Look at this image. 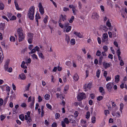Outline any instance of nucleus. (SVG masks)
<instances>
[{
    "instance_id": "nucleus-1",
    "label": "nucleus",
    "mask_w": 127,
    "mask_h": 127,
    "mask_svg": "<svg viewBox=\"0 0 127 127\" xmlns=\"http://www.w3.org/2000/svg\"><path fill=\"white\" fill-rule=\"evenodd\" d=\"M34 6H32L29 8L28 13V16L30 19L31 20H32L34 18Z\"/></svg>"
},
{
    "instance_id": "nucleus-2",
    "label": "nucleus",
    "mask_w": 127,
    "mask_h": 127,
    "mask_svg": "<svg viewBox=\"0 0 127 127\" xmlns=\"http://www.w3.org/2000/svg\"><path fill=\"white\" fill-rule=\"evenodd\" d=\"M114 83L113 82H109L107 83L106 85V88L107 89L109 92L111 91V90L114 85Z\"/></svg>"
},
{
    "instance_id": "nucleus-3",
    "label": "nucleus",
    "mask_w": 127,
    "mask_h": 127,
    "mask_svg": "<svg viewBox=\"0 0 127 127\" xmlns=\"http://www.w3.org/2000/svg\"><path fill=\"white\" fill-rule=\"evenodd\" d=\"M108 35L106 33H104L103 35L102 41V42H105L106 44H108Z\"/></svg>"
},
{
    "instance_id": "nucleus-4",
    "label": "nucleus",
    "mask_w": 127,
    "mask_h": 127,
    "mask_svg": "<svg viewBox=\"0 0 127 127\" xmlns=\"http://www.w3.org/2000/svg\"><path fill=\"white\" fill-rule=\"evenodd\" d=\"M69 123V119L68 118H65L63 121L61 122V124L63 127H65V123L66 124H68Z\"/></svg>"
},
{
    "instance_id": "nucleus-5",
    "label": "nucleus",
    "mask_w": 127,
    "mask_h": 127,
    "mask_svg": "<svg viewBox=\"0 0 127 127\" xmlns=\"http://www.w3.org/2000/svg\"><path fill=\"white\" fill-rule=\"evenodd\" d=\"M86 97L85 94L81 93L78 94L77 98L79 100H81L85 98Z\"/></svg>"
},
{
    "instance_id": "nucleus-6",
    "label": "nucleus",
    "mask_w": 127,
    "mask_h": 127,
    "mask_svg": "<svg viewBox=\"0 0 127 127\" xmlns=\"http://www.w3.org/2000/svg\"><path fill=\"white\" fill-rule=\"evenodd\" d=\"M38 7L39 8V11L42 15H43L44 13V8L42 6L41 3L40 2L39 3Z\"/></svg>"
},
{
    "instance_id": "nucleus-7",
    "label": "nucleus",
    "mask_w": 127,
    "mask_h": 127,
    "mask_svg": "<svg viewBox=\"0 0 127 127\" xmlns=\"http://www.w3.org/2000/svg\"><path fill=\"white\" fill-rule=\"evenodd\" d=\"M18 34L19 37V41H21L24 40L25 37V34L24 33Z\"/></svg>"
},
{
    "instance_id": "nucleus-8",
    "label": "nucleus",
    "mask_w": 127,
    "mask_h": 127,
    "mask_svg": "<svg viewBox=\"0 0 127 127\" xmlns=\"http://www.w3.org/2000/svg\"><path fill=\"white\" fill-rule=\"evenodd\" d=\"M25 120L27 121V123L28 124L30 123L32 121L30 115H25Z\"/></svg>"
},
{
    "instance_id": "nucleus-9",
    "label": "nucleus",
    "mask_w": 127,
    "mask_h": 127,
    "mask_svg": "<svg viewBox=\"0 0 127 127\" xmlns=\"http://www.w3.org/2000/svg\"><path fill=\"white\" fill-rule=\"evenodd\" d=\"M69 7L70 8L72 9V10L74 14V15H76V12L77 11V10L75 8L76 6H73V5H70L69 6Z\"/></svg>"
},
{
    "instance_id": "nucleus-10",
    "label": "nucleus",
    "mask_w": 127,
    "mask_h": 127,
    "mask_svg": "<svg viewBox=\"0 0 127 127\" xmlns=\"http://www.w3.org/2000/svg\"><path fill=\"white\" fill-rule=\"evenodd\" d=\"M91 84L90 83L85 84L84 86V90L85 91L88 90L91 88Z\"/></svg>"
},
{
    "instance_id": "nucleus-11",
    "label": "nucleus",
    "mask_w": 127,
    "mask_h": 127,
    "mask_svg": "<svg viewBox=\"0 0 127 127\" xmlns=\"http://www.w3.org/2000/svg\"><path fill=\"white\" fill-rule=\"evenodd\" d=\"M74 116H73L70 115L68 117L69 122L73 123L75 122V120L73 119Z\"/></svg>"
},
{
    "instance_id": "nucleus-12",
    "label": "nucleus",
    "mask_w": 127,
    "mask_h": 127,
    "mask_svg": "<svg viewBox=\"0 0 127 127\" xmlns=\"http://www.w3.org/2000/svg\"><path fill=\"white\" fill-rule=\"evenodd\" d=\"M92 18L95 19H97L99 17V16L98 13L96 12H94L92 14Z\"/></svg>"
},
{
    "instance_id": "nucleus-13",
    "label": "nucleus",
    "mask_w": 127,
    "mask_h": 127,
    "mask_svg": "<svg viewBox=\"0 0 127 127\" xmlns=\"http://www.w3.org/2000/svg\"><path fill=\"white\" fill-rule=\"evenodd\" d=\"M3 56L2 50L0 49V64L1 63L3 60Z\"/></svg>"
},
{
    "instance_id": "nucleus-14",
    "label": "nucleus",
    "mask_w": 127,
    "mask_h": 127,
    "mask_svg": "<svg viewBox=\"0 0 127 127\" xmlns=\"http://www.w3.org/2000/svg\"><path fill=\"white\" fill-rule=\"evenodd\" d=\"M19 77L22 80H25L26 78L25 74L23 73L19 74Z\"/></svg>"
},
{
    "instance_id": "nucleus-15",
    "label": "nucleus",
    "mask_w": 127,
    "mask_h": 127,
    "mask_svg": "<svg viewBox=\"0 0 127 127\" xmlns=\"http://www.w3.org/2000/svg\"><path fill=\"white\" fill-rule=\"evenodd\" d=\"M35 102V98L33 97L32 102L30 103V107L31 108H33L34 107V104Z\"/></svg>"
},
{
    "instance_id": "nucleus-16",
    "label": "nucleus",
    "mask_w": 127,
    "mask_h": 127,
    "mask_svg": "<svg viewBox=\"0 0 127 127\" xmlns=\"http://www.w3.org/2000/svg\"><path fill=\"white\" fill-rule=\"evenodd\" d=\"M103 66L105 69H106L107 68L109 67L110 65V64L105 62H103Z\"/></svg>"
},
{
    "instance_id": "nucleus-17",
    "label": "nucleus",
    "mask_w": 127,
    "mask_h": 127,
    "mask_svg": "<svg viewBox=\"0 0 127 127\" xmlns=\"http://www.w3.org/2000/svg\"><path fill=\"white\" fill-rule=\"evenodd\" d=\"M73 33L76 36H78V37L80 38H81L83 37L82 35L80 33V32H74Z\"/></svg>"
},
{
    "instance_id": "nucleus-18",
    "label": "nucleus",
    "mask_w": 127,
    "mask_h": 127,
    "mask_svg": "<svg viewBox=\"0 0 127 127\" xmlns=\"http://www.w3.org/2000/svg\"><path fill=\"white\" fill-rule=\"evenodd\" d=\"M40 18V17L39 16V14L38 13H37L35 16V19L37 22V25H38V19H39Z\"/></svg>"
},
{
    "instance_id": "nucleus-19",
    "label": "nucleus",
    "mask_w": 127,
    "mask_h": 127,
    "mask_svg": "<svg viewBox=\"0 0 127 127\" xmlns=\"http://www.w3.org/2000/svg\"><path fill=\"white\" fill-rule=\"evenodd\" d=\"M73 78L76 81H77L79 79V77L77 73H75L73 76Z\"/></svg>"
},
{
    "instance_id": "nucleus-20",
    "label": "nucleus",
    "mask_w": 127,
    "mask_h": 127,
    "mask_svg": "<svg viewBox=\"0 0 127 127\" xmlns=\"http://www.w3.org/2000/svg\"><path fill=\"white\" fill-rule=\"evenodd\" d=\"M115 82L118 83L120 81V76L119 75H117L115 76Z\"/></svg>"
},
{
    "instance_id": "nucleus-21",
    "label": "nucleus",
    "mask_w": 127,
    "mask_h": 127,
    "mask_svg": "<svg viewBox=\"0 0 127 127\" xmlns=\"http://www.w3.org/2000/svg\"><path fill=\"white\" fill-rule=\"evenodd\" d=\"M24 33L23 29L21 28H20L18 29L17 30V33L18 34Z\"/></svg>"
},
{
    "instance_id": "nucleus-22",
    "label": "nucleus",
    "mask_w": 127,
    "mask_h": 127,
    "mask_svg": "<svg viewBox=\"0 0 127 127\" xmlns=\"http://www.w3.org/2000/svg\"><path fill=\"white\" fill-rule=\"evenodd\" d=\"M112 115L113 116H116L118 117H119L120 116V115L119 112L118 111L116 113L114 112L112 113Z\"/></svg>"
},
{
    "instance_id": "nucleus-23",
    "label": "nucleus",
    "mask_w": 127,
    "mask_h": 127,
    "mask_svg": "<svg viewBox=\"0 0 127 127\" xmlns=\"http://www.w3.org/2000/svg\"><path fill=\"white\" fill-rule=\"evenodd\" d=\"M17 0H14V3L16 9L18 10H19L20 8L19 7L18 5L17 2Z\"/></svg>"
},
{
    "instance_id": "nucleus-24",
    "label": "nucleus",
    "mask_w": 127,
    "mask_h": 127,
    "mask_svg": "<svg viewBox=\"0 0 127 127\" xmlns=\"http://www.w3.org/2000/svg\"><path fill=\"white\" fill-rule=\"evenodd\" d=\"M25 63L24 61H23L22 62V64L21 65V67L22 68H27V67L25 65Z\"/></svg>"
},
{
    "instance_id": "nucleus-25",
    "label": "nucleus",
    "mask_w": 127,
    "mask_h": 127,
    "mask_svg": "<svg viewBox=\"0 0 127 127\" xmlns=\"http://www.w3.org/2000/svg\"><path fill=\"white\" fill-rule=\"evenodd\" d=\"M45 99L46 100H49L50 97V95L48 94H46L44 96Z\"/></svg>"
},
{
    "instance_id": "nucleus-26",
    "label": "nucleus",
    "mask_w": 127,
    "mask_h": 127,
    "mask_svg": "<svg viewBox=\"0 0 127 127\" xmlns=\"http://www.w3.org/2000/svg\"><path fill=\"white\" fill-rule=\"evenodd\" d=\"M4 8V5L1 2H0V10H3Z\"/></svg>"
},
{
    "instance_id": "nucleus-27",
    "label": "nucleus",
    "mask_w": 127,
    "mask_h": 127,
    "mask_svg": "<svg viewBox=\"0 0 127 127\" xmlns=\"http://www.w3.org/2000/svg\"><path fill=\"white\" fill-rule=\"evenodd\" d=\"M28 37L27 38H29L30 39H32L33 37V34L31 33H29L28 34Z\"/></svg>"
},
{
    "instance_id": "nucleus-28",
    "label": "nucleus",
    "mask_w": 127,
    "mask_h": 127,
    "mask_svg": "<svg viewBox=\"0 0 127 127\" xmlns=\"http://www.w3.org/2000/svg\"><path fill=\"white\" fill-rule=\"evenodd\" d=\"M69 25V23L67 22L65 23V24L64 25V32H65V29L66 28H67Z\"/></svg>"
},
{
    "instance_id": "nucleus-29",
    "label": "nucleus",
    "mask_w": 127,
    "mask_h": 127,
    "mask_svg": "<svg viewBox=\"0 0 127 127\" xmlns=\"http://www.w3.org/2000/svg\"><path fill=\"white\" fill-rule=\"evenodd\" d=\"M121 15L122 17L124 18H125V16L126 15V14L124 10H121Z\"/></svg>"
},
{
    "instance_id": "nucleus-30",
    "label": "nucleus",
    "mask_w": 127,
    "mask_h": 127,
    "mask_svg": "<svg viewBox=\"0 0 127 127\" xmlns=\"http://www.w3.org/2000/svg\"><path fill=\"white\" fill-rule=\"evenodd\" d=\"M10 40L11 41L14 42L15 41V38L13 36H11L10 38Z\"/></svg>"
},
{
    "instance_id": "nucleus-31",
    "label": "nucleus",
    "mask_w": 127,
    "mask_h": 127,
    "mask_svg": "<svg viewBox=\"0 0 127 127\" xmlns=\"http://www.w3.org/2000/svg\"><path fill=\"white\" fill-rule=\"evenodd\" d=\"M106 25L109 27H110L111 26V24L110 22V20L108 19L106 22Z\"/></svg>"
},
{
    "instance_id": "nucleus-32",
    "label": "nucleus",
    "mask_w": 127,
    "mask_h": 127,
    "mask_svg": "<svg viewBox=\"0 0 127 127\" xmlns=\"http://www.w3.org/2000/svg\"><path fill=\"white\" fill-rule=\"evenodd\" d=\"M71 26H68L66 28L65 31L66 32H68L70 31L71 29Z\"/></svg>"
},
{
    "instance_id": "nucleus-33",
    "label": "nucleus",
    "mask_w": 127,
    "mask_h": 127,
    "mask_svg": "<svg viewBox=\"0 0 127 127\" xmlns=\"http://www.w3.org/2000/svg\"><path fill=\"white\" fill-rule=\"evenodd\" d=\"M38 54L39 57L42 59H44V56H43L41 52H38Z\"/></svg>"
},
{
    "instance_id": "nucleus-34",
    "label": "nucleus",
    "mask_w": 127,
    "mask_h": 127,
    "mask_svg": "<svg viewBox=\"0 0 127 127\" xmlns=\"http://www.w3.org/2000/svg\"><path fill=\"white\" fill-rule=\"evenodd\" d=\"M100 71L99 70H98L96 73V76L98 78L99 77L100 74Z\"/></svg>"
},
{
    "instance_id": "nucleus-35",
    "label": "nucleus",
    "mask_w": 127,
    "mask_h": 127,
    "mask_svg": "<svg viewBox=\"0 0 127 127\" xmlns=\"http://www.w3.org/2000/svg\"><path fill=\"white\" fill-rule=\"evenodd\" d=\"M48 18V16L46 15L44 19L43 22L45 23L46 24L47 22V19Z\"/></svg>"
},
{
    "instance_id": "nucleus-36",
    "label": "nucleus",
    "mask_w": 127,
    "mask_h": 127,
    "mask_svg": "<svg viewBox=\"0 0 127 127\" xmlns=\"http://www.w3.org/2000/svg\"><path fill=\"white\" fill-rule=\"evenodd\" d=\"M120 110L121 111V112H122V110L123 109L124 105V104L121 103L120 104Z\"/></svg>"
},
{
    "instance_id": "nucleus-37",
    "label": "nucleus",
    "mask_w": 127,
    "mask_h": 127,
    "mask_svg": "<svg viewBox=\"0 0 127 127\" xmlns=\"http://www.w3.org/2000/svg\"><path fill=\"white\" fill-rule=\"evenodd\" d=\"M86 116V118L87 119H89L90 118V113L88 111L87 112Z\"/></svg>"
},
{
    "instance_id": "nucleus-38",
    "label": "nucleus",
    "mask_w": 127,
    "mask_h": 127,
    "mask_svg": "<svg viewBox=\"0 0 127 127\" xmlns=\"http://www.w3.org/2000/svg\"><path fill=\"white\" fill-rule=\"evenodd\" d=\"M60 18H62V19L63 20V21H64V20H65L66 19V16L65 15H61Z\"/></svg>"
},
{
    "instance_id": "nucleus-39",
    "label": "nucleus",
    "mask_w": 127,
    "mask_h": 127,
    "mask_svg": "<svg viewBox=\"0 0 127 127\" xmlns=\"http://www.w3.org/2000/svg\"><path fill=\"white\" fill-rule=\"evenodd\" d=\"M99 90L100 92L101 93H104V89L102 87H100L99 88Z\"/></svg>"
},
{
    "instance_id": "nucleus-40",
    "label": "nucleus",
    "mask_w": 127,
    "mask_h": 127,
    "mask_svg": "<svg viewBox=\"0 0 127 127\" xmlns=\"http://www.w3.org/2000/svg\"><path fill=\"white\" fill-rule=\"evenodd\" d=\"M65 39L67 43H68L70 40V38L68 36L66 35Z\"/></svg>"
},
{
    "instance_id": "nucleus-41",
    "label": "nucleus",
    "mask_w": 127,
    "mask_h": 127,
    "mask_svg": "<svg viewBox=\"0 0 127 127\" xmlns=\"http://www.w3.org/2000/svg\"><path fill=\"white\" fill-rule=\"evenodd\" d=\"M95 119V117L94 116L93 117H92L91 119L92 122L93 123H95L96 122Z\"/></svg>"
},
{
    "instance_id": "nucleus-42",
    "label": "nucleus",
    "mask_w": 127,
    "mask_h": 127,
    "mask_svg": "<svg viewBox=\"0 0 127 127\" xmlns=\"http://www.w3.org/2000/svg\"><path fill=\"white\" fill-rule=\"evenodd\" d=\"M108 47L106 45H104L103 47V49L104 51H107L108 50Z\"/></svg>"
},
{
    "instance_id": "nucleus-43",
    "label": "nucleus",
    "mask_w": 127,
    "mask_h": 127,
    "mask_svg": "<svg viewBox=\"0 0 127 127\" xmlns=\"http://www.w3.org/2000/svg\"><path fill=\"white\" fill-rule=\"evenodd\" d=\"M71 44L72 45H74L75 43V39H72L71 40Z\"/></svg>"
},
{
    "instance_id": "nucleus-44",
    "label": "nucleus",
    "mask_w": 127,
    "mask_h": 127,
    "mask_svg": "<svg viewBox=\"0 0 127 127\" xmlns=\"http://www.w3.org/2000/svg\"><path fill=\"white\" fill-rule=\"evenodd\" d=\"M101 54V52L99 50L97 51L96 52V55L97 56H100Z\"/></svg>"
},
{
    "instance_id": "nucleus-45",
    "label": "nucleus",
    "mask_w": 127,
    "mask_h": 127,
    "mask_svg": "<svg viewBox=\"0 0 127 127\" xmlns=\"http://www.w3.org/2000/svg\"><path fill=\"white\" fill-rule=\"evenodd\" d=\"M31 56L32 57L33 59H38L37 55L35 54H33L31 55Z\"/></svg>"
},
{
    "instance_id": "nucleus-46",
    "label": "nucleus",
    "mask_w": 127,
    "mask_h": 127,
    "mask_svg": "<svg viewBox=\"0 0 127 127\" xmlns=\"http://www.w3.org/2000/svg\"><path fill=\"white\" fill-rule=\"evenodd\" d=\"M60 114L59 113H56L55 115V119H58L60 117Z\"/></svg>"
},
{
    "instance_id": "nucleus-47",
    "label": "nucleus",
    "mask_w": 127,
    "mask_h": 127,
    "mask_svg": "<svg viewBox=\"0 0 127 127\" xmlns=\"http://www.w3.org/2000/svg\"><path fill=\"white\" fill-rule=\"evenodd\" d=\"M5 70L9 72H11L12 71V68L11 67L8 68L7 69V70Z\"/></svg>"
},
{
    "instance_id": "nucleus-48",
    "label": "nucleus",
    "mask_w": 127,
    "mask_h": 127,
    "mask_svg": "<svg viewBox=\"0 0 127 127\" xmlns=\"http://www.w3.org/2000/svg\"><path fill=\"white\" fill-rule=\"evenodd\" d=\"M106 52L103 51L101 52V54L102 55V56L105 57H106L107 56V54L106 53Z\"/></svg>"
},
{
    "instance_id": "nucleus-49",
    "label": "nucleus",
    "mask_w": 127,
    "mask_h": 127,
    "mask_svg": "<svg viewBox=\"0 0 127 127\" xmlns=\"http://www.w3.org/2000/svg\"><path fill=\"white\" fill-rule=\"evenodd\" d=\"M16 19V17L15 16L13 15L11 17H10V20H15Z\"/></svg>"
},
{
    "instance_id": "nucleus-50",
    "label": "nucleus",
    "mask_w": 127,
    "mask_h": 127,
    "mask_svg": "<svg viewBox=\"0 0 127 127\" xmlns=\"http://www.w3.org/2000/svg\"><path fill=\"white\" fill-rule=\"evenodd\" d=\"M35 49L34 48L32 49L31 50V52H29V54H32L34 53L35 52Z\"/></svg>"
},
{
    "instance_id": "nucleus-51",
    "label": "nucleus",
    "mask_w": 127,
    "mask_h": 127,
    "mask_svg": "<svg viewBox=\"0 0 127 127\" xmlns=\"http://www.w3.org/2000/svg\"><path fill=\"white\" fill-rule=\"evenodd\" d=\"M12 16L11 13L10 12H7V16L9 18H10Z\"/></svg>"
},
{
    "instance_id": "nucleus-52",
    "label": "nucleus",
    "mask_w": 127,
    "mask_h": 127,
    "mask_svg": "<svg viewBox=\"0 0 127 127\" xmlns=\"http://www.w3.org/2000/svg\"><path fill=\"white\" fill-rule=\"evenodd\" d=\"M5 118V116L4 115H1L0 116V120L1 121H3Z\"/></svg>"
},
{
    "instance_id": "nucleus-53",
    "label": "nucleus",
    "mask_w": 127,
    "mask_h": 127,
    "mask_svg": "<svg viewBox=\"0 0 127 127\" xmlns=\"http://www.w3.org/2000/svg\"><path fill=\"white\" fill-rule=\"evenodd\" d=\"M19 117L21 120L22 121L24 120V118L23 115H20L19 116Z\"/></svg>"
},
{
    "instance_id": "nucleus-54",
    "label": "nucleus",
    "mask_w": 127,
    "mask_h": 127,
    "mask_svg": "<svg viewBox=\"0 0 127 127\" xmlns=\"http://www.w3.org/2000/svg\"><path fill=\"white\" fill-rule=\"evenodd\" d=\"M105 78H106V81H109L111 79V77L109 76L106 77H105Z\"/></svg>"
},
{
    "instance_id": "nucleus-55",
    "label": "nucleus",
    "mask_w": 127,
    "mask_h": 127,
    "mask_svg": "<svg viewBox=\"0 0 127 127\" xmlns=\"http://www.w3.org/2000/svg\"><path fill=\"white\" fill-rule=\"evenodd\" d=\"M108 57V58L110 59L111 60H112L113 59V56L111 54H109Z\"/></svg>"
},
{
    "instance_id": "nucleus-56",
    "label": "nucleus",
    "mask_w": 127,
    "mask_h": 127,
    "mask_svg": "<svg viewBox=\"0 0 127 127\" xmlns=\"http://www.w3.org/2000/svg\"><path fill=\"white\" fill-rule=\"evenodd\" d=\"M69 88V86L68 85H67L65 86L64 89V90L65 91H67Z\"/></svg>"
},
{
    "instance_id": "nucleus-57",
    "label": "nucleus",
    "mask_w": 127,
    "mask_h": 127,
    "mask_svg": "<svg viewBox=\"0 0 127 127\" xmlns=\"http://www.w3.org/2000/svg\"><path fill=\"white\" fill-rule=\"evenodd\" d=\"M74 17L73 16H71V18L70 19V20H69V22L70 23H72L73 22V20H74Z\"/></svg>"
},
{
    "instance_id": "nucleus-58",
    "label": "nucleus",
    "mask_w": 127,
    "mask_h": 127,
    "mask_svg": "<svg viewBox=\"0 0 127 127\" xmlns=\"http://www.w3.org/2000/svg\"><path fill=\"white\" fill-rule=\"evenodd\" d=\"M116 53L117 54L118 56H120L121 55V52L120 51V49H119L117 51Z\"/></svg>"
},
{
    "instance_id": "nucleus-59",
    "label": "nucleus",
    "mask_w": 127,
    "mask_h": 127,
    "mask_svg": "<svg viewBox=\"0 0 127 127\" xmlns=\"http://www.w3.org/2000/svg\"><path fill=\"white\" fill-rule=\"evenodd\" d=\"M46 106L49 109H51L52 108L51 105L48 103H47L46 104Z\"/></svg>"
},
{
    "instance_id": "nucleus-60",
    "label": "nucleus",
    "mask_w": 127,
    "mask_h": 127,
    "mask_svg": "<svg viewBox=\"0 0 127 127\" xmlns=\"http://www.w3.org/2000/svg\"><path fill=\"white\" fill-rule=\"evenodd\" d=\"M109 110H105L104 111V114H105L107 116V114H109Z\"/></svg>"
},
{
    "instance_id": "nucleus-61",
    "label": "nucleus",
    "mask_w": 127,
    "mask_h": 127,
    "mask_svg": "<svg viewBox=\"0 0 127 127\" xmlns=\"http://www.w3.org/2000/svg\"><path fill=\"white\" fill-rule=\"evenodd\" d=\"M38 102H41L42 100V97H41L39 95L38 96Z\"/></svg>"
},
{
    "instance_id": "nucleus-62",
    "label": "nucleus",
    "mask_w": 127,
    "mask_h": 127,
    "mask_svg": "<svg viewBox=\"0 0 127 127\" xmlns=\"http://www.w3.org/2000/svg\"><path fill=\"white\" fill-rule=\"evenodd\" d=\"M78 111H76L74 113V117H75L76 118L78 116Z\"/></svg>"
},
{
    "instance_id": "nucleus-63",
    "label": "nucleus",
    "mask_w": 127,
    "mask_h": 127,
    "mask_svg": "<svg viewBox=\"0 0 127 127\" xmlns=\"http://www.w3.org/2000/svg\"><path fill=\"white\" fill-rule=\"evenodd\" d=\"M21 106L22 107H26L27 105L25 103H22L21 104Z\"/></svg>"
},
{
    "instance_id": "nucleus-64",
    "label": "nucleus",
    "mask_w": 127,
    "mask_h": 127,
    "mask_svg": "<svg viewBox=\"0 0 127 127\" xmlns=\"http://www.w3.org/2000/svg\"><path fill=\"white\" fill-rule=\"evenodd\" d=\"M32 39H30V38H28V40L29 43L31 44L32 43Z\"/></svg>"
}]
</instances>
